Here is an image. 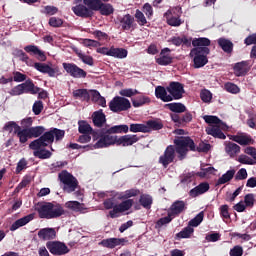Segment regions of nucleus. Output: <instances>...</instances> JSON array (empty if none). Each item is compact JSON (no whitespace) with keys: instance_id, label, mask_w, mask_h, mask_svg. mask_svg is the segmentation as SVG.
Masks as SVG:
<instances>
[{"instance_id":"obj_1","label":"nucleus","mask_w":256,"mask_h":256,"mask_svg":"<svg viewBox=\"0 0 256 256\" xmlns=\"http://www.w3.org/2000/svg\"><path fill=\"white\" fill-rule=\"evenodd\" d=\"M210 45L211 40L209 38L200 37L192 40V47L194 48L190 51V57L193 59L194 69H201L209 63L207 55L211 53Z\"/></svg>"},{"instance_id":"obj_2","label":"nucleus","mask_w":256,"mask_h":256,"mask_svg":"<svg viewBox=\"0 0 256 256\" xmlns=\"http://www.w3.org/2000/svg\"><path fill=\"white\" fill-rule=\"evenodd\" d=\"M117 133H129V126L127 124L115 125L110 128H101L95 133L94 139H99L92 147L93 149H105L111 147L109 137H119Z\"/></svg>"},{"instance_id":"obj_3","label":"nucleus","mask_w":256,"mask_h":256,"mask_svg":"<svg viewBox=\"0 0 256 256\" xmlns=\"http://www.w3.org/2000/svg\"><path fill=\"white\" fill-rule=\"evenodd\" d=\"M65 137V130H61L58 128H51L47 132H43L41 137L36 140H33L29 147L32 150H37L45 147H49V145H53L55 141H63Z\"/></svg>"},{"instance_id":"obj_4","label":"nucleus","mask_w":256,"mask_h":256,"mask_svg":"<svg viewBox=\"0 0 256 256\" xmlns=\"http://www.w3.org/2000/svg\"><path fill=\"white\" fill-rule=\"evenodd\" d=\"M36 211L40 219H59L65 215V209L57 202H39Z\"/></svg>"},{"instance_id":"obj_5","label":"nucleus","mask_w":256,"mask_h":256,"mask_svg":"<svg viewBox=\"0 0 256 256\" xmlns=\"http://www.w3.org/2000/svg\"><path fill=\"white\" fill-rule=\"evenodd\" d=\"M174 145L179 161H183L189 151H195V141L189 136H177L174 139Z\"/></svg>"},{"instance_id":"obj_6","label":"nucleus","mask_w":256,"mask_h":256,"mask_svg":"<svg viewBox=\"0 0 256 256\" xmlns=\"http://www.w3.org/2000/svg\"><path fill=\"white\" fill-rule=\"evenodd\" d=\"M58 179L60 183L63 184L62 189L64 193H74L79 187V181L73 174L69 173L67 170H63L58 174Z\"/></svg>"},{"instance_id":"obj_7","label":"nucleus","mask_w":256,"mask_h":256,"mask_svg":"<svg viewBox=\"0 0 256 256\" xmlns=\"http://www.w3.org/2000/svg\"><path fill=\"white\" fill-rule=\"evenodd\" d=\"M181 13H183L181 7H174L166 11L164 17L170 27H181L183 25Z\"/></svg>"},{"instance_id":"obj_8","label":"nucleus","mask_w":256,"mask_h":256,"mask_svg":"<svg viewBox=\"0 0 256 256\" xmlns=\"http://www.w3.org/2000/svg\"><path fill=\"white\" fill-rule=\"evenodd\" d=\"M131 102L129 99L121 96H115L109 103L110 111L113 113H121V111H129Z\"/></svg>"},{"instance_id":"obj_9","label":"nucleus","mask_w":256,"mask_h":256,"mask_svg":"<svg viewBox=\"0 0 256 256\" xmlns=\"http://www.w3.org/2000/svg\"><path fill=\"white\" fill-rule=\"evenodd\" d=\"M108 140L110 141V147L112 145L131 147V145H135L139 141V136L128 134L121 137H109Z\"/></svg>"},{"instance_id":"obj_10","label":"nucleus","mask_w":256,"mask_h":256,"mask_svg":"<svg viewBox=\"0 0 256 256\" xmlns=\"http://www.w3.org/2000/svg\"><path fill=\"white\" fill-rule=\"evenodd\" d=\"M172 101H179V99H183V95H185V85L181 82L172 81L166 87Z\"/></svg>"},{"instance_id":"obj_11","label":"nucleus","mask_w":256,"mask_h":256,"mask_svg":"<svg viewBox=\"0 0 256 256\" xmlns=\"http://www.w3.org/2000/svg\"><path fill=\"white\" fill-rule=\"evenodd\" d=\"M62 67L73 79H85L87 77V71L77 66L75 63L64 62Z\"/></svg>"},{"instance_id":"obj_12","label":"nucleus","mask_w":256,"mask_h":256,"mask_svg":"<svg viewBox=\"0 0 256 256\" xmlns=\"http://www.w3.org/2000/svg\"><path fill=\"white\" fill-rule=\"evenodd\" d=\"M177 151L175 146L169 145L164 150L163 155L159 157L158 163L162 165L164 169H167L171 163H174Z\"/></svg>"},{"instance_id":"obj_13","label":"nucleus","mask_w":256,"mask_h":256,"mask_svg":"<svg viewBox=\"0 0 256 256\" xmlns=\"http://www.w3.org/2000/svg\"><path fill=\"white\" fill-rule=\"evenodd\" d=\"M43 133H45V127L43 126H35L28 129H23L21 144L23 145L27 143L29 139H37V137H41Z\"/></svg>"},{"instance_id":"obj_14","label":"nucleus","mask_w":256,"mask_h":256,"mask_svg":"<svg viewBox=\"0 0 256 256\" xmlns=\"http://www.w3.org/2000/svg\"><path fill=\"white\" fill-rule=\"evenodd\" d=\"M131 207H133V199H128L122 201L120 204H115L112 210L109 211V217H111V219H117V217L121 216V213L129 211Z\"/></svg>"},{"instance_id":"obj_15","label":"nucleus","mask_w":256,"mask_h":256,"mask_svg":"<svg viewBox=\"0 0 256 256\" xmlns=\"http://www.w3.org/2000/svg\"><path fill=\"white\" fill-rule=\"evenodd\" d=\"M131 207H133V199H128L122 201L120 204H115L112 210L109 211V217H111V219H117V217L121 216V213L129 211Z\"/></svg>"},{"instance_id":"obj_16","label":"nucleus","mask_w":256,"mask_h":256,"mask_svg":"<svg viewBox=\"0 0 256 256\" xmlns=\"http://www.w3.org/2000/svg\"><path fill=\"white\" fill-rule=\"evenodd\" d=\"M47 249L52 255H67L69 253V247L65 243L59 241H49L46 243Z\"/></svg>"},{"instance_id":"obj_17","label":"nucleus","mask_w":256,"mask_h":256,"mask_svg":"<svg viewBox=\"0 0 256 256\" xmlns=\"http://www.w3.org/2000/svg\"><path fill=\"white\" fill-rule=\"evenodd\" d=\"M34 68L36 71L48 75V77H59V75H61L59 66L51 67L48 64L36 62L34 63Z\"/></svg>"},{"instance_id":"obj_18","label":"nucleus","mask_w":256,"mask_h":256,"mask_svg":"<svg viewBox=\"0 0 256 256\" xmlns=\"http://www.w3.org/2000/svg\"><path fill=\"white\" fill-rule=\"evenodd\" d=\"M229 140L234 141V143H238V145H241L242 147H247V145H253V143H255V140L247 133L230 135Z\"/></svg>"},{"instance_id":"obj_19","label":"nucleus","mask_w":256,"mask_h":256,"mask_svg":"<svg viewBox=\"0 0 256 256\" xmlns=\"http://www.w3.org/2000/svg\"><path fill=\"white\" fill-rule=\"evenodd\" d=\"M72 11L77 17H82V19H89L94 15V10L85 4H77L72 7Z\"/></svg>"},{"instance_id":"obj_20","label":"nucleus","mask_w":256,"mask_h":256,"mask_svg":"<svg viewBox=\"0 0 256 256\" xmlns=\"http://www.w3.org/2000/svg\"><path fill=\"white\" fill-rule=\"evenodd\" d=\"M184 211H187V202L183 200H176L170 206L168 213L175 218L179 217Z\"/></svg>"},{"instance_id":"obj_21","label":"nucleus","mask_w":256,"mask_h":256,"mask_svg":"<svg viewBox=\"0 0 256 256\" xmlns=\"http://www.w3.org/2000/svg\"><path fill=\"white\" fill-rule=\"evenodd\" d=\"M3 131H7L8 133H13L18 137L19 143H21L22 138H23V128L17 124L15 121H9L7 122L4 127Z\"/></svg>"},{"instance_id":"obj_22","label":"nucleus","mask_w":256,"mask_h":256,"mask_svg":"<svg viewBox=\"0 0 256 256\" xmlns=\"http://www.w3.org/2000/svg\"><path fill=\"white\" fill-rule=\"evenodd\" d=\"M170 117L172 121L176 123L177 127H185L187 123H191V121H193V114L190 112H186L183 115L171 114Z\"/></svg>"},{"instance_id":"obj_23","label":"nucleus","mask_w":256,"mask_h":256,"mask_svg":"<svg viewBox=\"0 0 256 256\" xmlns=\"http://www.w3.org/2000/svg\"><path fill=\"white\" fill-rule=\"evenodd\" d=\"M127 241V238H107L99 242V245L106 247V249H115V247H119V245H125Z\"/></svg>"},{"instance_id":"obj_24","label":"nucleus","mask_w":256,"mask_h":256,"mask_svg":"<svg viewBox=\"0 0 256 256\" xmlns=\"http://www.w3.org/2000/svg\"><path fill=\"white\" fill-rule=\"evenodd\" d=\"M250 70L251 66H249V61L237 62L233 66L234 75L236 77H245Z\"/></svg>"},{"instance_id":"obj_25","label":"nucleus","mask_w":256,"mask_h":256,"mask_svg":"<svg viewBox=\"0 0 256 256\" xmlns=\"http://www.w3.org/2000/svg\"><path fill=\"white\" fill-rule=\"evenodd\" d=\"M170 51L171 49L169 48H163L160 52V57L156 58V63L164 67L171 65V63H173V56L169 54Z\"/></svg>"},{"instance_id":"obj_26","label":"nucleus","mask_w":256,"mask_h":256,"mask_svg":"<svg viewBox=\"0 0 256 256\" xmlns=\"http://www.w3.org/2000/svg\"><path fill=\"white\" fill-rule=\"evenodd\" d=\"M24 51H26V53H29V55H33L34 57H36L38 61H47V56L45 55V52L39 49L38 46L27 45L24 47Z\"/></svg>"},{"instance_id":"obj_27","label":"nucleus","mask_w":256,"mask_h":256,"mask_svg":"<svg viewBox=\"0 0 256 256\" xmlns=\"http://www.w3.org/2000/svg\"><path fill=\"white\" fill-rule=\"evenodd\" d=\"M78 131L81 134H90L92 135L93 141H99V139H95V134L98 133V131H101V129L93 130L91 125L87 123V121H79L78 122Z\"/></svg>"},{"instance_id":"obj_28","label":"nucleus","mask_w":256,"mask_h":256,"mask_svg":"<svg viewBox=\"0 0 256 256\" xmlns=\"http://www.w3.org/2000/svg\"><path fill=\"white\" fill-rule=\"evenodd\" d=\"M227 125L224 123V125L219 126H211L206 129L207 135H211L212 137H215V139H227V136H225V133L221 131V129H225Z\"/></svg>"},{"instance_id":"obj_29","label":"nucleus","mask_w":256,"mask_h":256,"mask_svg":"<svg viewBox=\"0 0 256 256\" xmlns=\"http://www.w3.org/2000/svg\"><path fill=\"white\" fill-rule=\"evenodd\" d=\"M92 11H100V15H104L105 17H109V15H113L115 9L113 5L108 3H102L99 6H90Z\"/></svg>"},{"instance_id":"obj_30","label":"nucleus","mask_w":256,"mask_h":256,"mask_svg":"<svg viewBox=\"0 0 256 256\" xmlns=\"http://www.w3.org/2000/svg\"><path fill=\"white\" fill-rule=\"evenodd\" d=\"M20 85H21L24 93H30V95H37V93H39V91H41V88L38 86H35V84L33 83V80H31V78L25 80V82Z\"/></svg>"},{"instance_id":"obj_31","label":"nucleus","mask_w":256,"mask_h":256,"mask_svg":"<svg viewBox=\"0 0 256 256\" xmlns=\"http://www.w3.org/2000/svg\"><path fill=\"white\" fill-rule=\"evenodd\" d=\"M119 21L122 31H131L135 23V17H133L131 14H126L122 18H120Z\"/></svg>"},{"instance_id":"obj_32","label":"nucleus","mask_w":256,"mask_h":256,"mask_svg":"<svg viewBox=\"0 0 256 256\" xmlns=\"http://www.w3.org/2000/svg\"><path fill=\"white\" fill-rule=\"evenodd\" d=\"M38 237L42 241H51L57 237V232H55V228H42L38 231Z\"/></svg>"},{"instance_id":"obj_33","label":"nucleus","mask_w":256,"mask_h":256,"mask_svg":"<svg viewBox=\"0 0 256 256\" xmlns=\"http://www.w3.org/2000/svg\"><path fill=\"white\" fill-rule=\"evenodd\" d=\"M225 153H227L231 159H235V157L241 153V146L233 142H225Z\"/></svg>"},{"instance_id":"obj_34","label":"nucleus","mask_w":256,"mask_h":256,"mask_svg":"<svg viewBox=\"0 0 256 256\" xmlns=\"http://www.w3.org/2000/svg\"><path fill=\"white\" fill-rule=\"evenodd\" d=\"M167 88L163 87V86H157L155 88V96L157 99H160L161 101H163L164 103H169L172 101L171 95L167 94Z\"/></svg>"},{"instance_id":"obj_35","label":"nucleus","mask_w":256,"mask_h":256,"mask_svg":"<svg viewBox=\"0 0 256 256\" xmlns=\"http://www.w3.org/2000/svg\"><path fill=\"white\" fill-rule=\"evenodd\" d=\"M210 186L207 182H202L195 188L191 189L189 192L190 197H199V195H203L209 191Z\"/></svg>"},{"instance_id":"obj_36","label":"nucleus","mask_w":256,"mask_h":256,"mask_svg":"<svg viewBox=\"0 0 256 256\" xmlns=\"http://www.w3.org/2000/svg\"><path fill=\"white\" fill-rule=\"evenodd\" d=\"M34 216L33 214H29L27 216H24L18 220H16L10 227V231H17L20 227H25L27 223H30V221H33Z\"/></svg>"},{"instance_id":"obj_37","label":"nucleus","mask_w":256,"mask_h":256,"mask_svg":"<svg viewBox=\"0 0 256 256\" xmlns=\"http://www.w3.org/2000/svg\"><path fill=\"white\" fill-rule=\"evenodd\" d=\"M92 121L95 127H102L105 125V123H107V118H105V113H103V110L94 112L92 115Z\"/></svg>"},{"instance_id":"obj_38","label":"nucleus","mask_w":256,"mask_h":256,"mask_svg":"<svg viewBox=\"0 0 256 256\" xmlns=\"http://www.w3.org/2000/svg\"><path fill=\"white\" fill-rule=\"evenodd\" d=\"M165 107L169 109V111H172L173 115H178V113H185V111H187V107L180 102L165 104Z\"/></svg>"},{"instance_id":"obj_39","label":"nucleus","mask_w":256,"mask_h":256,"mask_svg":"<svg viewBox=\"0 0 256 256\" xmlns=\"http://www.w3.org/2000/svg\"><path fill=\"white\" fill-rule=\"evenodd\" d=\"M217 43L224 53H233V42L231 40L222 37L217 40Z\"/></svg>"},{"instance_id":"obj_40","label":"nucleus","mask_w":256,"mask_h":256,"mask_svg":"<svg viewBox=\"0 0 256 256\" xmlns=\"http://www.w3.org/2000/svg\"><path fill=\"white\" fill-rule=\"evenodd\" d=\"M146 127H147V133H151V131H161L163 129V121L156 119V120H148L146 122Z\"/></svg>"},{"instance_id":"obj_41","label":"nucleus","mask_w":256,"mask_h":256,"mask_svg":"<svg viewBox=\"0 0 256 256\" xmlns=\"http://www.w3.org/2000/svg\"><path fill=\"white\" fill-rule=\"evenodd\" d=\"M73 97L74 99H81L82 101H89V99H91L89 91L85 88L74 90Z\"/></svg>"},{"instance_id":"obj_42","label":"nucleus","mask_w":256,"mask_h":256,"mask_svg":"<svg viewBox=\"0 0 256 256\" xmlns=\"http://www.w3.org/2000/svg\"><path fill=\"white\" fill-rule=\"evenodd\" d=\"M133 107H143V105H149L151 98L148 96H138L131 99Z\"/></svg>"},{"instance_id":"obj_43","label":"nucleus","mask_w":256,"mask_h":256,"mask_svg":"<svg viewBox=\"0 0 256 256\" xmlns=\"http://www.w3.org/2000/svg\"><path fill=\"white\" fill-rule=\"evenodd\" d=\"M84 204H81L79 201H68L65 203L66 209H70L71 211H75L76 213H81L85 211Z\"/></svg>"},{"instance_id":"obj_44","label":"nucleus","mask_w":256,"mask_h":256,"mask_svg":"<svg viewBox=\"0 0 256 256\" xmlns=\"http://www.w3.org/2000/svg\"><path fill=\"white\" fill-rule=\"evenodd\" d=\"M233 177H235V169L228 170L217 180L216 185H225V183H229Z\"/></svg>"},{"instance_id":"obj_45","label":"nucleus","mask_w":256,"mask_h":256,"mask_svg":"<svg viewBox=\"0 0 256 256\" xmlns=\"http://www.w3.org/2000/svg\"><path fill=\"white\" fill-rule=\"evenodd\" d=\"M139 203L144 209H151L153 197L149 194H142L139 198Z\"/></svg>"},{"instance_id":"obj_46","label":"nucleus","mask_w":256,"mask_h":256,"mask_svg":"<svg viewBox=\"0 0 256 256\" xmlns=\"http://www.w3.org/2000/svg\"><path fill=\"white\" fill-rule=\"evenodd\" d=\"M205 123L208 125H213V127H217L219 125H225V122L219 119L217 116H212V115H205L203 117Z\"/></svg>"},{"instance_id":"obj_47","label":"nucleus","mask_w":256,"mask_h":256,"mask_svg":"<svg viewBox=\"0 0 256 256\" xmlns=\"http://www.w3.org/2000/svg\"><path fill=\"white\" fill-rule=\"evenodd\" d=\"M127 54V49L111 47L110 57H115L116 59H125Z\"/></svg>"},{"instance_id":"obj_48","label":"nucleus","mask_w":256,"mask_h":256,"mask_svg":"<svg viewBox=\"0 0 256 256\" xmlns=\"http://www.w3.org/2000/svg\"><path fill=\"white\" fill-rule=\"evenodd\" d=\"M34 157H37L38 159H51L53 156V153L47 149H36L33 153Z\"/></svg>"},{"instance_id":"obj_49","label":"nucleus","mask_w":256,"mask_h":256,"mask_svg":"<svg viewBox=\"0 0 256 256\" xmlns=\"http://www.w3.org/2000/svg\"><path fill=\"white\" fill-rule=\"evenodd\" d=\"M195 231V229H193V227L191 226H187L185 227L182 231H180L179 233L176 234V237L178 239H189V237H191V235H193V232Z\"/></svg>"},{"instance_id":"obj_50","label":"nucleus","mask_w":256,"mask_h":256,"mask_svg":"<svg viewBox=\"0 0 256 256\" xmlns=\"http://www.w3.org/2000/svg\"><path fill=\"white\" fill-rule=\"evenodd\" d=\"M205 214L203 212H199L193 219H191L188 223L189 227H199L201 223H203V218Z\"/></svg>"},{"instance_id":"obj_51","label":"nucleus","mask_w":256,"mask_h":256,"mask_svg":"<svg viewBox=\"0 0 256 256\" xmlns=\"http://www.w3.org/2000/svg\"><path fill=\"white\" fill-rule=\"evenodd\" d=\"M175 219L169 212L166 217H162L156 222V229H161L163 225H169Z\"/></svg>"},{"instance_id":"obj_52","label":"nucleus","mask_w":256,"mask_h":256,"mask_svg":"<svg viewBox=\"0 0 256 256\" xmlns=\"http://www.w3.org/2000/svg\"><path fill=\"white\" fill-rule=\"evenodd\" d=\"M224 89L227 91V93H232V95H237V93L241 92V89L239 86H237L235 83L227 82L224 84Z\"/></svg>"},{"instance_id":"obj_53","label":"nucleus","mask_w":256,"mask_h":256,"mask_svg":"<svg viewBox=\"0 0 256 256\" xmlns=\"http://www.w3.org/2000/svg\"><path fill=\"white\" fill-rule=\"evenodd\" d=\"M128 129L131 133H147L148 131L146 124H131Z\"/></svg>"},{"instance_id":"obj_54","label":"nucleus","mask_w":256,"mask_h":256,"mask_svg":"<svg viewBox=\"0 0 256 256\" xmlns=\"http://www.w3.org/2000/svg\"><path fill=\"white\" fill-rule=\"evenodd\" d=\"M134 17L138 25H140V27H144V25H147V18L145 17V14H143L141 10L137 9Z\"/></svg>"},{"instance_id":"obj_55","label":"nucleus","mask_w":256,"mask_h":256,"mask_svg":"<svg viewBox=\"0 0 256 256\" xmlns=\"http://www.w3.org/2000/svg\"><path fill=\"white\" fill-rule=\"evenodd\" d=\"M77 56L79 57V59H81L82 62L85 63V65H89L90 67H93V65L95 64L92 56L85 55L81 52L77 53Z\"/></svg>"},{"instance_id":"obj_56","label":"nucleus","mask_w":256,"mask_h":256,"mask_svg":"<svg viewBox=\"0 0 256 256\" xmlns=\"http://www.w3.org/2000/svg\"><path fill=\"white\" fill-rule=\"evenodd\" d=\"M211 150V144L200 142L198 146H195V151L198 153H209Z\"/></svg>"},{"instance_id":"obj_57","label":"nucleus","mask_w":256,"mask_h":256,"mask_svg":"<svg viewBox=\"0 0 256 256\" xmlns=\"http://www.w3.org/2000/svg\"><path fill=\"white\" fill-rule=\"evenodd\" d=\"M48 25H50V27H54L55 29L63 27V19L59 17H50Z\"/></svg>"},{"instance_id":"obj_58","label":"nucleus","mask_w":256,"mask_h":256,"mask_svg":"<svg viewBox=\"0 0 256 256\" xmlns=\"http://www.w3.org/2000/svg\"><path fill=\"white\" fill-rule=\"evenodd\" d=\"M43 15H57L59 13V8L55 6H45L43 10H41Z\"/></svg>"},{"instance_id":"obj_59","label":"nucleus","mask_w":256,"mask_h":256,"mask_svg":"<svg viewBox=\"0 0 256 256\" xmlns=\"http://www.w3.org/2000/svg\"><path fill=\"white\" fill-rule=\"evenodd\" d=\"M120 95L122 97H133L134 95H139V90L132 88L122 89Z\"/></svg>"},{"instance_id":"obj_60","label":"nucleus","mask_w":256,"mask_h":256,"mask_svg":"<svg viewBox=\"0 0 256 256\" xmlns=\"http://www.w3.org/2000/svg\"><path fill=\"white\" fill-rule=\"evenodd\" d=\"M141 191L139 189H129L125 191V194L122 196V199H131V197H137L140 195Z\"/></svg>"},{"instance_id":"obj_61","label":"nucleus","mask_w":256,"mask_h":256,"mask_svg":"<svg viewBox=\"0 0 256 256\" xmlns=\"http://www.w3.org/2000/svg\"><path fill=\"white\" fill-rule=\"evenodd\" d=\"M12 79H13V81H15V83H23V81H27V75H25L19 71H15V72H13Z\"/></svg>"},{"instance_id":"obj_62","label":"nucleus","mask_w":256,"mask_h":256,"mask_svg":"<svg viewBox=\"0 0 256 256\" xmlns=\"http://www.w3.org/2000/svg\"><path fill=\"white\" fill-rule=\"evenodd\" d=\"M244 203L246 207H253L255 205V194L249 193L244 196Z\"/></svg>"},{"instance_id":"obj_63","label":"nucleus","mask_w":256,"mask_h":256,"mask_svg":"<svg viewBox=\"0 0 256 256\" xmlns=\"http://www.w3.org/2000/svg\"><path fill=\"white\" fill-rule=\"evenodd\" d=\"M32 111L34 115H41V112L43 111V101L41 100L35 101L32 106Z\"/></svg>"},{"instance_id":"obj_64","label":"nucleus","mask_w":256,"mask_h":256,"mask_svg":"<svg viewBox=\"0 0 256 256\" xmlns=\"http://www.w3.org/2000/svg\"><path fill=\"white\" fill-rule=\"evenodd\" d=\"M229 254L230 256H243V247L236 245L230 250Z\"/></svg>"}]
</instances>
